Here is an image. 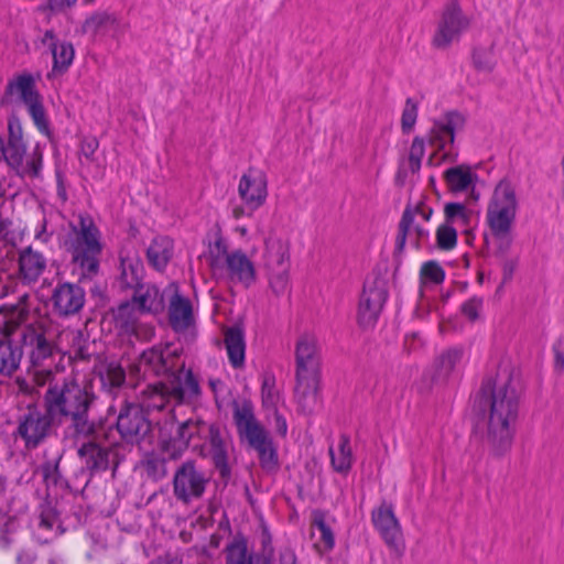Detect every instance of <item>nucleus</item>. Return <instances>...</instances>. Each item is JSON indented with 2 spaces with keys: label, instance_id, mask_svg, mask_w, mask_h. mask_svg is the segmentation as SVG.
<instances>
[{
  "label": "nucleus",
  "instance_id": "f257e3e1",
  "mask_svg": "<svg viewBox=\"0 0 564 564\" xmlns=\"http://www.w3.org/2000/svg\"><path fill=\"white\" fill-rule=\"evenodd\" d=\"M519 395L508 370L487 378L476 400L482 442L494 453L502 454L512 444Z\"/></svg>",
  "mask_w": 564,
  "mask_h": 564
},
{
  "label": "nucleus",
  "instance_id": "f03ea898",
  "mask_svg": "<svg viewBox=\"0 0 564 564\" xmlns=\"http://www.w3.org/2000/svg\"><path fill=\"white\" fill-rule=\"evenodd\" d=\"M51 378L52 372L48 370L34 373L37 386L50 383L44 395V404L50 419L62 422L69 417L78 436H95L96 425L87 419L93 394L74 380L52 383Z\"/></svg>",
  "mask_w": 564,
  "mask_h": 564
},
{
  "label": "nucleus",
  "instance_id": "7ed1b4c3",
  "mask_svg": "<svg viewBox=\"0 0 564 564\" xmlns=\"http://www.w3.org/2000/svg\"><path fill=\"white\" fill-rule=\"evenodd\" d=\"M520 209V197L516 184L509 178L500 180L488 198L485 213L487 230L484 241L494 253L505 257L513 243V228Z\"/></svg>",
  "mask_w": 564,
  "mask_h": 564
},
{
  "label": "nucleus",
  "instance_id": "20e7f679",
  "mask_svg": "<svg viewBox=\"0 0 564 564\" xmlns=\"http://www.w3.org/2000/svg\"><path fill=\"white\" fill-rule=\"evenodd\" d=\"M132 289V299L120 304L117 310V325L127 335L150 340L154 336V327L142 321V317L161 313L164 310V295L156 285L150 283H141Z\"/></svg>",
  "mask_w": 564,
  "mask_h": 564
},
{
  "label": "nucleus",
  "instance_id": "39448f33",
  "mask_svg": "<svg viewBox=\"0 0 564 564\" xmlns=\"http://www.w3.org/2000/svg\"><path fill=\"white\" fill-rule=\"evenodd\" d=\"M62 243L73 264L80 270L82 278L97 274L102 242L101 234L91 217L79 215L77 220L70 223Z\"/></svg>",
  "mask_w": 564,
  "mask_h": 564
},
{
  "label": "nucleus",
  "instance_id": "423d86ee",
  "mask_svg": "<svg viewBox=\"0 0 564 564\" xmlns=\"http://www.w3.org/2000/svg\"><path fill=\"white\" fill-rule=\"evenodd\" d=\"M207 261L213 275L229 285L250 288L257 280L256 263L241 249L228 250L223 239L210 245Z\"/></svg>",
  "mask_w": 564,
  "mask_h": 564
},
{
  "label": "nucleus",
  "instance_id": "0eeeda50",
  "mask_svg": "<svg viewBox=\"0 0 564 564\" xmlns=\"http://www.w3.org/2000/svg\"><path fill=\"white\" fill-rule=\"evenodd\" d=\"M262 260L272 292L276 295L285 294L290 288V242L278 236L268 237Z\"/></svg>",
  "mask_w": 564,
  "mask_h": 564
},
{
  "label": "nucleus",
  "instance_id": "6e6552de",
  "mask_svg": "<svg viewBox=\"0 0 564 564\" xmlns=\"http://www.w3.org/2000/svg\"><path fill=\"white\" fill-rule=\"evenodd\" d=\"M200 393L197 379L192 370L182 369L178 373H172L166 382H159L153 386L149 398L148 408L162 410L167 403L180 404L191 402Z\"/></svg>",
  "mask_w": 564,
  "mask_h": 564
},
{
  "label": "nucleus",
  "instance_id": "1a4fd4ad",
  "mask_svg": "<svg viewBox=\"0 0 564 564\" xmlns=\"http://www.w3.org/2000/svg\"><path fill=\"white\" fill-rule=\"evenodd\" d=\"M7 93L17 96L26 107L35 127L45 135L50 134V124L43 98L35 87V80L30 74H22L12 79L7 86Z\"/></svg>",
  "mask_w": 564,
  "mask_h": 564
},
{
  "label": "nucleus",
  "instance_id": "9d476101",
  "mask_svg": "<svg viewBox=\"0 0 564 564\" xmlns=\"http://www.w3.org/2000/svg\"><path fill=\"white\" fill-rule=\"evenodd\" d=\"M471 25V17L467 15L457 0H451L443 9L432 40L437 48H447L460 40Z\"/></svg>",
  "mask_w": 564,
  "mask_h": 564
},
{
  "label": "nucleus",
  "instance_id": "9b49d317",
  "mask_svg": "<svg viewBox=\"0 0 564 564\" xmlns=\"http://www.w3.org/2000/svg\"><path fill=\"white\" fill-rule=\"evenodd\" d=\"M209 484V476L193 460L181 464L173 476V494L176 500L188 505L200 499Z\"/></svg>",
  "mask_w": 564,
  "mask_h": 564
},
{
  "label": "nucleus",
  "instance_id": "f8f14e48",
  "mask_svg": "<svg viewBox=\"0 0 564 564\" xmlns=\"http://www.w3.org/2000/svg\"><path fill=\"white\" fill-rule=\"evenodd\" d=\"M433 209L420 203L414 207L408 206L402 215L399 224V234L397 237V246L402 249L406 241L419 248L430 239V229L426 227Z\"/></svg>",
  "mask_w": 564,
  "mask_h": 564
},
{
  "label": "nucleus",
  "instance_id": "ddd939ff",
  "mask_svg": "<svg viewBox=\"0 0 564 564\" xmlns=\"http://www.w3.org/2000/svg\"><path fill=\"white\" fill-rule=\"evenodd\" d=\"M203 421L187 420L177 426L175 435L166 438L164 432H161L160 444L164 453L171 458H176L188 447H198L204 433Z\"/></svg>",
  "mask_w": 564,
  "mask_h": 564
},
{
  "label": "nucleus",
  "instance_id": "4468645a",
  "mask_svg": "<svg viewBox=\"0 0 564 564\" xmlns=\"http://www.w3.org/2000/svg\"><path fill=\"white\" fill-rule=\"evenodd\" d=\"M177 357V349L170 344L153 346L142 352L137 370L143 377L166 375L176 368Z\"/></svg>",
  "mask_w": 564,
  "mask_h": 564
},
{
  "label": "nucleus",
  "instance_id": "2eb2a0df",
  "mask_svg": "<svg viewBox=\"0 0 564 564\" xmlns=\"http://www.w3.org/2000/svg\"><path fill=\"white\" fill-rule=\"evenodd\" d=\"M238 194L249 214L263 206L268 198L267 175L257 169H249L238 184Z\"/></svg>",
  "mask_w": 564,
  "mask_h": 564
},
{
  "label": "nucleus",
  "instance_id": "dca6fc26",
  "mask_svg": "<svg viewBox=\"0 0 564 564\" xmlns=\"http://www.w3.org/2000/svg\"><path fill=\"white\" fill-rule=\"evenodd\" d=\"M232 420L239 438L249 445L268 434L257 420L253 405L248 400L234 401Z\"/></svg>",
  "mask_w": 564,
  "mask_h": 564
},
{
  "label": "nucleus",
  "instance_id": "f3484780",
  "mask_svg": "<svg viewBox=\"0 0 564 564\" xmlns=\"http://www.w3.org/2000/svg\"><path fill=\"white\" fill-rule=\"evenodd\" d=\"M85 290L75 283H58L51 296L53 311L62 317L73 316L82 311L85 305Z\"/></svg>",
  "mask_w": 564,
  "mask_h": 564
},
{
  "label": "nucleus",
  "instance_id": "a211bd4d",
  "mask_svg": "<svg viewBox=\"0 0 564 564\" xmlns=\"http://www.w3.org/2000/svg\"><path fill=\"white\" fill-rule=\"evenodd\" d=\"M117 429L122 438L127 442H139L150 431V423L147 420L143 410L138 404H127L121 409Z\"/></svg>",
  "mask_w": 564,
  "mask_h": 564
},
{
  "label": "nucleus",
  "instance_id": "6ab92c4d",
  "mask_svg": "<svg viewBox=\"0 0 564 564\" xmlns=\"http://www.w3.org/2000/svg\"><path fill=\"white\" fill-rule=\"evenodd\" d=\"M387 300V291L381 280L367 282L359 303V323L364 326L372 325Z\"/></svg>",
  "mask_w": 564,
  "mask_h": 564
},
{
  "label": "nucleus",
  "instance_id": "aec40b11",
  "mask_svg": "<svg viewBox=\"0 0 564 564\" xmlns=\"http://www.w3.org/2000/svg\"><path fill=\"white\" fill-rule=\"evenodd\" d=\"M465 126V117L457 112L451 111L433 123L430 131V144L440 151H445L455 140V133L460 131Z\"/></svg>",
  "mask_w": 564,
  "mask_h": 564
},
{
  "label": "nucleus",
  "instance_id": "412c9836",
  "mask_svg": "<svg viewBox=\"0 0 564 564\" xmlns=\"http://www.w3.org/2000/svg\"><path fill=\"white\" fill-rule=\"evenodd\" d=\"M296 373H321V355L317 337L303 333L295 345Z\"/></svg>",
  "mask_w": 564,
  "mask_h": 564
},
{
  "label": "nucleus",
  "instance_id": "4be33fe9",
  "mask_svg": "<svg viewBox=\"0 0 564 564\" xmlns=\"http://www.w3.org/2000/svg\"><path fill=\"white\" fill-rule=\"evenodd\" d=\"M51 419L37 410H30L19 423L18 433L24 440L28 447H36L47 435Z\"/></svg>",
  "mask_w": 564,
  "mask_h": 564
},
{
  "label": "nucleus",
  "instance_id": "5701e85b",
  "mask_svg": "<svg viewBox=\"0 0 564 564\" xmlns=\"http://www.w3.org/2000/svg\"><path fill=\"white\" fill-rule=\"evenodd\" d=\"M18 267L19 280L23 284L33 285L46 271L47 260L32 247H25L19 252Z\"/></svg>",
  "mask_w": 564,
  "mask_h": 564
},
{
  "label": "nucleus",
  "instance_id": "b1692460",
  "mask_svg": "<svg viewBox=\"0 0 564 564\" xmlns=\"http://www.w3.org/2000/svg\"><path fill=\"white\" fill-rule=\"evenodd\" d=\"M169 322L174 332L181 335L192 334L195 328V315L188 299L177 292L171 297Z\"/></svg>",
  "mask_w": 564,
  "mask_h": 564
},
{
  "label": "nucleus",
  "instance_id": "393cba45",
  "mask_svg": "<svg viewBox=\"0 0 564 564\" xmlns=\"http://www.w3.org/2000/svg\"><path fill=\"white\" fill-rule=\"evenodd\" d=\"M321 373H296L295 399L305 413H311L319 403Z\"/></svg>",
  "mask_w": 564,
  "mask_h": 564
},
{
  "label": "nucleus",
  "instance_id": "a878e982",
  "mask_svg": "<svg viewBox=\"0 0 564 564\" xmlns=\"http://www.w3.org/2000/svg\"><path fill=\"white\" fill-rule=\"evenodd\" d=\"M78 455L91 473L107 470L116 457L110 446H104L95 441L83 443L78 449Z\"/></svg>",
  "mask_w": 564,
  "mask_h": 564
},
{
  "label": "nucleus",
  "instance_id": "bb28decb",
  "mask_svg": "<svg viewBox=\"0 0 564 564\" xmlns=\"http://www.w3.org/2000/svg\"><path fill=\"white\" fill-rule=\"evenodd\" d=\"M295 563L296 557L292 550L285 549L280 553V564ZM227 564H259V560L249 553L247 541L240 534L227 546ZM263 564L271 563L265 561Z\"/></svg>",
  "mask_w": 564,
  "mask_h": 564
},
{
  "label": "nucleus",
  "instance_id": "cd10ccee",
  "mask_svg": "<svg viewBox=\"0 0 564 564\" xmlns=\"http://www.w3.org/2000/svg\"><path fill=\"white\" fill-rule=\"evenodd\" d=\"M22 337L24 346L30 348L29 354L33 366H39L53 355L54 346L42 332L26 328Z\"/></svg>",
  "mask_w": 564,
  "mask_h": 564
},
{
  "label": "nucleus",
  "instance_id": "c85d7f7f",
  "mask_svg": "<svg viewBox=\"0 0 564 564\" xmlns=\"http://www.w3.org/2000/svg\"><path fill=\"white\" fill-rule=\"evenodd\" d=\"M143 263L137 251H122L120 254V281L126 288H134L143 278Z\"/></svg>",
  "mask_w": 564,
  "mask_h": 564
},
{
  "label": "nucleus",
  "instance_id": "c756f323",
  "mask_svg": "<svg viewBox=\"0 0 564 564\" xmlns=\"http://www.w3.org/2000/svg\"><path fill=\"white\" fill-rule=\"evenodd\" d=\"M174 254L173 240L166 236L155 237L148 250L149 263L158 271H163Z\"/></svg>",
  "mask_w": 564,
  "mask_h": 564
},
{
  "label": "nucleus",
  "instance_id": "7c9ffc66",
  "mask_svg": "<svg viewBox=\"0 0 564 564\" xmlns=\"http://www.w3.org/2000/svg\"><path fill=\"white\" fill-rule=\"evenodd\" d=\"M225 347L228 360L234 368H242L246 359V343L243 333L237 327L225 332Z\"/></svg>",
  "mask_w": 564,
  "mask_h": 564
},
{
  "label": "nucleus",
  "instance_id": "2f4dec72",
  "mask_svg": "<svg viewBox=\"0 0 564 564\" xmlns=\"http://www.w3.org/2000/svg\"><path fill=\"white\" fill-rule=\"evenodd\" d=\"M22 349L13 345L7 336L0 339V375L11 376L20 366Z\"/></svg>",
  "mask_w": 564,
  "mask_h": 564
},
{
  "label": "nucleus",
  "instance_id": "473e14b6",
  "mask_svg": "<svg viewBox=\"0 0 564 564\" xmlns=\"http://www.w3.org/2000/svg\"><path fill=\"white\" fill-rule=\"evenodd\" d=\"M98 375L102 387L109 390L121 387L126 380L124 369L116 360L102 361L98 366Z\"/></svg>",
  "mask_w": 564,
  "mask_h": 564
},
{
  "label": "nucleus",
  "instance_id": "72a5a7b5",
  "mask_svg": "<svg viewBox=\"0 0 564 564\" xmlns=\"http://www.w3.org/2000/svg\"><path fill=\"white\" fill-rule=\"evenodd\" d=\"M249 446L257 451L260 465L263 469L272 471L278 468L279 460L276 449L274 448L269 434L259 438L258 442H254Z\"/></svg>",
  "mask_w": 564,
  "mask_h": 564
},
{
  "label": "nucleus",
  "instance_id": "f704fd0d",
  "mask_svg": "<svg viewBox=\"0 0 564 564\" xmlns=\"http://www.w3.org/2000/svg\"><path fill=\"white\" fill-rule=\"evenodd\" d=\"M476 175L469 167L456 166L445 172V180L453 192H463L468 189L475 182Z\"/></svg>",
  "mask_w": 564,
  "mask_h": 564
},
{
  "label": "nucleus",
  "instance_id": "c9c22d12",
  "mask_svg": "<svg viewBox=\"0 0 564 564\" xmlns=\"http://www.w3.org/2000/svg\"><path fill=\"white\" fill-rule=\"evenodd\" d=\"M463 366V350L459 348L448 349L441 355L437 361V376L445 379L453 373H458Z\"/></svg>",
  "mask_w": 564,
  "mask_h": 564
},
{
  "label": "nucleus",
  "instance_id": "e433bc0d",
  "mask_svg": "<svg viewBox=\"0 0 564 564\" xmlns=\"http://www.w3.org/2000/svg\"><path fill=\"white\" fill-rule=\"evenodd\" d=\"M52 55H53V68L64 72L73 63L75 56V50L69 42L65 41H54L50 44Z\"/></svg>",
  "mask_w": 564,
  "mask_h": 564
},
{
  "label": "nucleus",
  "instance_id": "4c0bfd02",
  "mask_svg": "<svg viewBox=\"0 0 564 564\" xmlns=\"http://www.w3.org/2000/svg\"><path fill=\"white\" fill-rule=\"evenodd\" d=\"M332 464L337 471H349L352 463L351 445L347 437H344L337 448H330Z\"/></svg>",
  "mask_w": 564,
  "mask_h": 564
},
{
  "label": "nucleus",
  "instance_id": "58836bf2",
  "mask_svg": "<svg viewBox=\"0 0 564 564\" xmlns=\"http://www.w3.org/2000/svg\"><path fill=\"white\" fill-rule=\"evenodd\" d=\"M445 224H449L454 227L457 226H467L471 218V212L460 203H449L445 205Z\"/></svg>",
  "mask_w": 564,
  "mask_h": 564
},
{
  "label": "nucleus",
  "instance_id": "ea45409f",
  "mask_svg": "<svg viewBox=\"0 0 564 564\" xmlns=\"http://www.w3.org/2000/svg\"><path fill=\"white\" fill-rule=\"evenodd\" d=\"M26 145L24 142L8 141L2 148V154L10 167L14 171H20L22 167V160H24Z\"/></svg>",
  "mask_w": 564,
  "mask_h": 564
},
{
  "label": "nucleus",
  "instance_id": "a19ab883",
  "mask_svg": "<svg viewBox=\"0 0 564 564\" xmlns=\"http://www.w3.org/2000/svg\"><path fill=\"white\" fill-rule=\"evenodd\" d=\"M43 164V147L36 143L32 150V153L24 163L22 161V167L17 173L21 176L37 177L41 173Z\"/></svg>",
  "mask_w": 564,
  "mask_h": 564
},
{
  "label": "nucleus",
  "instance_id": "79ce46f5",
  "mask_svg": "<svg viewBox=\"0 0 564 564\" xmlns=\"http://www.w3.org/2000/svg\"><path fill=\"white\" fill-rule=\"evenodd\" d=\"M372 522L377 529H394L398 521L391 507L382 505L372 512Z\"/></svg>",
  "mask_w": 564,
  "mask_h": 564
},
{
  "label": "nucleus",
  "instance_id": "37998d69",
  "mask_svg": "<svg viewBox=\"0 0 564 564\" xmlns=\"http://www.w3.org/2000/svg\"><path fill=\"white\" fill-rule=\"evenodd\" d=\"M436 243L442 250H452L457 245V231L449 224L441 225L436 230Z\"/></svg>",
  "mask_w": 564,
  "mask_h": 564
},
{
  "label": "nucleus",
  "instance_id": "c03bdc74",
  "mask_svg": "<svg viewBox=\"0 0 564 564\" xmlns=\"http://www.w3.org/2000/svg\"><path fill=\"white\" fill-rule=\"evenodd\" d=\"M417 112L419 102L413 98H408L405 100L401 117V127L403 132L410 133L413 130L417 119Z\"/></svg>",
  "mask_w": 564,
  "mask_h": 564
},
{
  "label": "nucleus",
  "instance_id": "a18cd8bd",
  "mask_svg": "<svg viewBox=\"0 0 564 564\" xmlns=\"http://www.w3.org/2000/svg\"><path fill=\"white\" fill-rule=\"evenodd\" d=\"M421 278L424 284H441L444 281L445 272L435 261H429L421 268Z\"/></svg>",
  "mask_w": 564,
  "mask_h": 564
},
{
  "label": "nucleus",
  "instance_id": "49530a36",
  "mask_svg": "<svg viewBox=\"0 0 564 564\" xmlns=\"http://www.w3.org/2000/svg\"><path fill=\"white\" fill-rule=\"evenodd\" d=\"M424 153V140L419 137L414 138L409 152V167L413 173L420 170Z\"/></svg>",
  "mask_w": 564,
  "mask_h": 564
},
{
  "label": "nucleus",
  "instance_id": "de8ad7c7",
  "mask_svg": "<svg viewBox=\"0 0 564 564\" xmlns=\"http://www.w3.org/2000/svg\"><path fill=\"white\" fill-rule=\"evenodd\" d=\"M28 299H29V295L23 294L20 297L19 303L11 306V314H10L9 322H8V324L10 326H17L26 319V316L29 314V306L26 303Z\"/></svg>",
  "mask_w": 564,
  "mask_h": 564
},
{
  "label": "nucleus",
  "instance_id": "09e8293b",
  "mask_svg": "<svg viewBox=\"0 0 564 564\" xmlns=\"http://www.w3.org/2000/svg\"><path fill=\"white\" fill-rule=\"evenodd\" d=\"M474 65L482 72H490L496 65L494 53L490 50H477L473 55Z\"/></svg>",
  "mask_w": 564,
  "mask_h": 564
},
{
  "label": "nucleus",
  "instance_id": "8fccbe9b",
  "mask_svg": "<svg viewBox=\"0 0 564 564\" xmlns=\"http://www.w3.org/2000/svg\"><path fill=\"white\" fill-rule=\"evenodd\" d=\"M380 532H381V538L383 539L386 544L390 547V550L394 554L401 555L405 549L402 531H380Z\"/></svg>",
  "mask_w": 564,
  "mask_h": 564
},
{
  "label": "nucleus",
  "instance_id": "3c124183",
  "mask_svg": "<svg viewBox=\"0 0 564 564\" xmlns=\"http://www.w3.org/2000/svg\"><path fill=\"white\" fill-rule=\"evenodd\" d=\"M262 403L265 408L275 409L280 395L274 389V384L270 379H264L261 389Z\"/></svg>",
  "mask_w": 564,
  "mask_h": 564
},
{
  "label": "nucleus",
  "instance_id": "603ef678",
  "mask_svg": "<svg viewBox=\"0 0 564 564\" xmlns=\"http://www.w3.org/2000/svg\"><path fill=\"white\" fill-rule=\"evenodd\" d=\"M482 304L484 302L481 297L474 296L462 305V313L466 318L475 322L480 317Z\"/></svg>",
  "mask_w": 564,
  "mask_h": 564
},
{
  "label": "nucleus",
  "instance_id": "864d4df0",
  "mask_svg": "<svg viewBox=\"0 0 564 564\" xmlns=\"http://www.w3.org/2000/svg\"><path fill=\"white\" fill-rule=\"evenodd\" d=\"M212 457L216 468L219 470L221 476L229 474L228 454L226 446L212 448Z\"/></svg>",
  "mask_w": 564,
  "mask_h": 564
},
{
  "label": "nucleus",
  "instance_id": "5fc2aeb1",
  "mask_svg": "<svg viewBox=\"0 0 564 564\" xmlns=\"http://www.w3.org/2000/svg\"><path fill=\"white\" fill-rule=\"evenodd\" d=\"M203 431L202 440H208L212 448L226 446L218 425L205 423Z\"/></svg>",
  "mask_w": 564,
  "mask_h": 564
},
{
  "label": "nucleus",
  "instance_id": "6e6d98bb",
  "mask_svg": "<svg viewBox=\"0 0 564 564\" xmlns=\"http://www.w3.org/2000/svg\"><path fill=\"white\" fill-rule=\"evenodd\" d=\"M334 544L333 531H319V538L314 542V547L319 555H324L333 549Z\"/></svg>",
  "mask_w": 564,
  "mask_h": 564
},
{
  "label": "nucleus",
  "instance_id": "4d7b16f0",
  "mask_svg": "<svg viewBox=\"0 0 564 564\" xmlns=\"http://www.w3.org/2000/svg\"><path fill=\"white\" fill-rule=\"evenodd\" d=\"M110 20V15L106 12H97L90 15L84 23V32H96L100 26Z\"/></svg>",
  "mask_w": 564,
  "mask_h": 564
},
{
  "label": "nucleus",
  "instance_id": "13d9d810",
  "mask_svg": "<svg viewBox=\"0 0 564 564\" xmlns=\"http://www.w3.org/2000/svg\"><path fill=\"white\" fill-rule=\"evenodd\" d=\"M98 148L99 142L96 138H85L80 144V155L93 162Z\"/></svg>",
  "mask_w": 564,
  "mask_h": 564
},
{
  "label": "nucleus",
  "instance_id": "bf43d9fd",
  "mask_svg": "<svg viewBox=\"0 0 564 564\" xmlns=\"http://www.w3.org/2000/svg\"><path fill=\"white\" fill-rule=\"evenodd\" d=\"M41 525L47 529L58 524V517L55 510L50 506H43L40 513Z\"/></svg>",
  "mask_w": 564,
  "mask_h": 564
},
{
  "label": "nucleus",
  "instance_id": "052dcab7",
  "mask_svg": "<svg viewBox=\"0 0 564 564\" xmlns=\"http://www.w3.org/2000/svg\"><path fill=\"white\" fill-rule=\"evenodd\" d=\"M145 467L154 477H163L165 475V463L162 459L151 457L145 462Z\"/></svg>",
  "mask_w": 564,
  "mask_h": 564
},
{
  "label": "nucleus",
  "instance_id": "680f3d73",
  "mask_svg": "<svg viewBox=\"0 0 564 564\" xmlns=\"http://www.w3.org/2000/svg\"><path fill=\"white\" fill-rule=\"evenodd\" d=\"M8 141H17V142H24L23 141V133H22V127L18 119H10L8 122Z\"/></svg>",
  "mask_w": 564,
  "mask_h": 564
},
{
  "label": "nucleus",
  "instance_id": "e2e57ef3",
  "mask_svg": "<svg viewBox=\"0 0 564 564\" xmlns=\"http://www.w3.org/2000/svg\"><path fill=\"white\" fill-rule=\"evenodd\" d=\"M18 542V531H0V549L7 550Z\"/></svg>",
  "mask_w": 564,
  "mask_h": 564
},
{
  "label": "nucleus",
  "instance_id": "0e129e2a",
  "mask_svg": "<svg viewBox=\"0 0 564 564\" xmlns=\"http://www.w3.org/2000/svg\"><path fill=\"white\" fill-rule=\"evenodd\" d=\"M52 237V231L47 230V223L43 219L35 228L34 239L42 243H47Z\"/></svg>",
  "mask_w": 564,
  "mask_h": 564
},
{
  "label": "nucleus",
  "instance_id": "69168bd1",
  "mask_svg": "<svg viewBox=\"0 0 564 564\" xmlns=\"http://www.w3.org/2000/svg\"><path fill=\"white\" fill-rule=\"evenodd\" d=\"M87 540L95 545L96 549H102L105 546L104 531H88Z\"/></svg>",
  "mask_w": 564,
  "mask_h": 564
},
{
  "label": "nucleus",
  "instance_id": "338daca9",
  "mask_svg": "<svg viewBox=\"0 0 564 564\" xmlns=\"http://www.w3.org/2000/svg\"><path fill=\"white\" fill-rule=\"evenodd\" d=\"M35 558L36 556L32 551H21L17 555V564H33Z\"/></svg>",
  "mask_w": 564,
  "mask_h": 564
},
{
  "label": "nucleus",
  "instance_id": "774afa93",
  "mask_svg": "<svg viewBox=\"0 0 564 564\" xmlns=\"http://www.w3.org/2000/svg\"><path fill=\"white\" fill-rule=\"evenodd\" d=\"M77 0H48L52 10H63L75 4Z\"/></svg>",
  "mask_w": 564,
  "mask_h": 564
}]
</instances>
